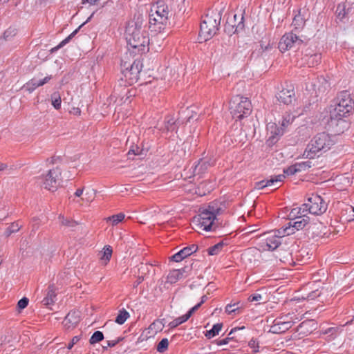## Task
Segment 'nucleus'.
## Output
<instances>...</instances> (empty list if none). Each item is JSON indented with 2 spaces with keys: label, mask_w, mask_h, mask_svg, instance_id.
I'll list each match as a JSON object with an SVG mask.
<instances>
[{
  "label": "nucleus",
  "mask_w": 354,
  "mask_h": 354,
  "mask_svg": "<svg viewBox=\"0 0 354 354\" xmlns=\"http://www.w3.org/2000/svg\"><path fill=\"white\" fill-rule=\"evenodd\" d=\"M303 206L307 207L309 214L315 215L322 214L327 209L326 203L318 195H312V196L308 198L307 201L303 204Z\"/></svg>",
  "instance_id": "nucleus-8"
},
{
  "label": "nucleus",
  "mask_w": 354,
  "mask_h": 354,
  "mask_svg": "<svg viewBox=\"0 0 354 354\" xmlns=\"http://www.w3.org/2000/svg\"><path fill=\"white\" fill-rule=\"evenodd\" d=\"M29 299L27 297H23L17 303V308L21 310L24 309L28 305Z\"/></svg>",
  "instance_id": "nucleus-48"
},
{
  "label": "nucleus",
  "mask_w": 354,
  "mask_h": 354,
  "mask_svg": "<svg viewBox=\"0 0 354 354\" xmlns=\"http://www.w3.org/2000/svg\"><path fill=\"white\" fill-rule=\"evenodd\" d=\"M354 109V101L350 93L344 91L341 92L334 105L330 106V119L328 121L329 128L337 134H340L348 127L344 117L351 113Z\"/></svg>",
  "instance_id": "nucleus-1"
},
{
  "label": "nucleus",
  "mask_w": 354,
  "mask_h": 354,
  "mask_svg": "<svg viewBox=\"0 0 354 354\" xmlns=\"http://www.w3.org/2000/svg\"><path fill=\"white\" fill-rule=\"evenodd\" d=\"M232 338H230V337H226L223 339H221L217 342V345H218V346L225 345V344H228V342H230V340Z\"/></svg>",
  "instance_id": "nucleus-56"
},
{
  "label": "nucleus",
  "mask_w": 354,
  "mask_h": 354,
  "mask_svg": "<svg viewBox=\"0 0 354 354\" xmlns=\"http://www.w3.org/2000/svg\"><path fill=\"white\" fill-rule=\"evenodd\" d=\"M239 303H234L233 304H227L225 307V312L228 314L236 313L239 310Z\"/></svg>",
  "instance_id": "nucleus-47"
},
{
  "label": "nucleus",
  "mask_w": 354,
  "mask_h": 354,
  "mask_svg": "<svg viewBox=\"0 0 354 354\" xmlns=\"http://www.w3.org/2000/svg\"><path fill=\"white\" fill-rule=\"evenodd\" d=\"M243 12L240 10L239 14H234L232 18H228L225 25V31L232 35L244 29Z\"/></svg>",
  "instance_id": "nucleus-9"
},
{
  "label": "nucleus",
  "mask_w": 354,
  "mask_h": 354,
  "mask_svg": "<svg viewBox=\"0 0 354 354\" xmlns=\"http://www.w3.org/2000/svg\"><path fill=\"white\" fill-rule=\"evenodd\" d=\"M207 299V297L206 295H203L202 297H201V302H199L198 304H197L196 305H199V307L202 305V304H203L206 299Z\"/></svg>",
  "instance_id": "nucleus-61"
},
{
  "label": "nucleus",
  "mask_w": 354,
  "mask_h": 354,
  "mask_svg": "<svg viewBox=\"0 0 354 354\" xmlns=\"http://www.w3.org/2000/svg\"><path fill=\"white\" fill-rule=\"evenodd\" d=\"M176 122L171 116H167L165 119L164 126L160 128L162 132L174 131L176 129Z\"/></svg>",
  "instance_id": "nucleus-27"
},
{
  "label": "nucleus",
  "mask_w": 354,
  "mask_h": 354,
  "mask_svg": "<svg viewBox=\"0 0 354 354\" xmlns=\"http://www.w3.org/2000/svg\"><path fill=\"white\" fill-rule=\"evenodd\" d=\"M303 43L299 36L293 32H289L283 35L278 44V48L281 53H285L291 49L298 48Z\"/></svg>",
  "instance_id": "nucleus-7"
},
{
  "label": "nucleus",
  "mask_w": 354,
  "mask_h": 354,
  "mask_svg": "<svg viewBox=\"0 0 354 354\" xmlns=\"http://www.w3.org/2000/svg\"><path fill=\"white\" fill-rule=\"evenodd\" d=\"M248 346L253 350L254 353L259 352V342L256 339H252L248 342Z\"/></svg>",
  "instance_id": "nucleus-49"
},
{
  "label": "nucleus",
  "mask_w": 354,
  "mask_h": 354,
  "mask_svg": "<svg viewBox=\"0 0 354 354\" xmlns=\"http://www.w3.org/2000/svg\"><path fill=\"white\" fill-rule=\"evenodd\" d=\"M104 335L102 332L97 330L90 337V344H94L100 342L104 339Z\"/></svg>",
  "instance_id": "nucleus-39"
},
{
  "label": "nucleus",
  "mask_w": 354,
  "mask_h": 354,
  "mask_svg": "<svg viewBox=\"0 0 354 354\" xmlns=\"http://www.w3.org/2000/svg\"><path fill=\"white\" fill-rule=\"evenodd\" d=\"M307 209V207L303 206V204L299 207H293L288 213V218L289 220H295L300 219L301 218H309V216H308L309 212Z\"/></svg>",
  "instance_id": "nucleus-20"
},
{
  "label": "nucleus",
  "mask_w": 354,
  "mask_h": 354,
  "mask_svg": "<svg viewBox=\"0 0 354 354\" xmlns=\"http://www.w3.org/2000/svg\"><path fill=\"white\" fill-rule=\"evenodd\" d=\"M230 110L234 119L241 120L250 115L252 104L247 97L236 95L230 102Z\"/></svg>",
  "instance_id": "nucleus-6"
},
{
  "label": "nucleus",
  "mask_w": 354,
  "mask_h": 354,
  "mask_svg": "<svg viewBox=\"0 0 354 354\" xmlns=\"http://www.w3.org/2000/svg\"><path fill=\"white\" fill-rule=\"evenodd\" d=\"M198 250V246L195 244L185 247L172 255L170 259L175 262H180L185 258L190 256L193 253L196 252Z\"/></svg>",
  "instance_id": "nucleus-16"
},
{
  "label": "nucleus",
  "mask_w": 354,
  "mask_h": 354,
  "mask_svg": "<svg viewBox=\"0 0 354 354\" xmlns=\"http://www.w3.org/2000/svg\"><path fill=\"white\" fill-rule=\"evenodd\" d=\"M150 15H158V16L162 17L167 16L168 18H171L172 15L167 5H166L162 0H158L156 3L151 7Z\"/></svg>",
  "instance_id": "nucleus-17"
},
{
  "label": "nucleus",
  "mask_w": 354,
  "mask_h": 354,
  "mask_svg": "<svg viewBox=\"0 0 354 354\" xmlns=\"http://www.w3.org/2000/svg\"><path fill=\"white\" fill-rule=\"evenodd\" d=\"M295 91L292 88H282L276 95L279 102L290 104L295 100Z\"/></svg>",
  "instance_id": "nucleus-15"
},
{
  "label": "nucleus",
  "mask_w": 354,
  "mask_h": 354,
  "mask_svg": "<svg viewBox=\"0 0 354 354\" xmlns=\"http://www.w3.org/2000/svg\"><path fill=\"white\" fill-rule=\"evenodd\" d=\"M223 247V243L219 242L217 244L210 247L208 248L207 252L209 255H216L218 254L222 250Z\"/></svg>",
  "instance_id": "nucleus-40"
},
{
  "label": "nucleus",
  "mask_w": 354,
  "mask_h": 354,
  "mask_svg": "<svg viewBox=\"0 0 354 354\" xmlns=\"http://www.w3.org/2000/svg\"><path fill=\"white\" fill-rule=\"evenodd\" d=\"M349 9H346V6L344 3L339 4L336 9V13L339 19H343L346 14L348 12Z\"/></svg>",
  "instance_id": "nucleus-43"
},
{
  "label": "nucleus",
  "mask_w": 354,
  "mask_h": 354,
  "mask_svg": "<svg viewBox=\"0 0 354 354\" xmlns=\"http://www.w3.org/2000/svg\"><path fill=\"white\" fill-rule=\"evenodd\" d=\"M112 255V249L111 246H105L104 250L99 253L100 259L106 264L109 261Z\"/></svg>",
  "instance_id": "nucleus-31"
},
{
  "label": "nucleus",
  "mask_w": 354,
  "mask_h": 354,
  "mask_svg": "<svg viewBox=\"0 0 354 354\" xmlns=\"http://www.w3.org/2000/svg\"><path fill=\"white\" fill-rule=\"evenodd\" d=\"M15 29L9 28L6 30L3 33V37L5 39H8L9 37H12V35H14L15 34Z\"/></svg>",
  "instance_id": "nucleus-53"
},
{
  "label": "nucleus",
  "mask_w": 354,
  "mask_h": 354,
  "mask_svg": "<svg viewBox=\"0 0 354 354\" xmlns=\"http://www.w3.org/2000/svg\"><path fill=\"white\" fill-rule=\"evenodd\" d=\"M334 144L329 134L325 132L317 133L307 145L303 156L308 159L314 158L317 153L329 150Z\"/></svg>",
  "instance_id": "nucleus-4"
},
{
  "label": "nucleus",
  "mask_w": 354,
  "mask_h": 354,
  "mask_svg": "<svg viewBox=\"0 0 354 354\" xmlns=\"http://www.w3.org/2000/svg\"><path fill=\"white\" fill-rule=\"evenodd\" d=\"M142 67L141 61L136 59L131 64L127 62L122 64V71L125 77L134 81L138 79Z\"/></svg>",
  "instance_id": "nucleus-11"
},
{
  "label": "nucleus",
  "mask_w": 354,
  "mask_h": 354,
  "mask_svg": "<svg viewBox=\"0 0 354 354\" xmlns=\"http://www.w3.org/2000/svg\"><path fill=\"white\" fill-rule=\"evenodd\" d=\"M207 162H203V161H200L198 162V164L195 167V171H196L197 170L198 171V172H200V171L202 169H207Z\"/></svg>",
  "instance_id": "nucleus-54"
},
{
  "label": "nucleus",
  "mask_w": 354,
  "mask_h": 354,
  "mask_svg": "<svg viewBox=\"0 0 354 354\" xmlns=\"http://www.w3.org/2000/svg\"><path fill=\"white\" fill-rule=\"evenodd\" d=\"M122 339H123L122 337H118V339H116L115 340H109V341L106 342L107 346H104V348L113 347L117 344H118L120 341H122Z\"/></svg>",
  "instance_id": "nucleus-51"
},
{
  "label": "nucleus",
  "mask_w": 354,
  "mask_h": 354,
  "mask_svg": "<svg viewBox=\"0 0 354 354\" xmlns=\"http://www.w3.org/2000/svg\"><path fill=\"white\" fill-rule=\"evenodd\" d=\"M295 118V116L290 113H286L283 116L282 120L281 122V127L284 129L293 122Z\"/></svg>",
  "instance_id": "nucleus-37"
},
{
  "label": "nucleus",
  "mask_w": 354,
  "mask_h": 354,
  "mask_svg": "<svg viewBox=\"0 0 354 354\" xmlns=\"http://www.w3.org/2000/svg\"><path fill=\"white\" fill-rule=\"evenodd\" d=\"M245 328L244 326L243 327H241V328H234L231 330V331L230 332L229 335H232L233 333H234L235 331L238 330H241V329H243Z\"/></svg>",
  "instance_id": "nucleus-62"
},
{
  "label": "nucleus",
  "mask_w": 354,
  "mask_h": 354,
  "mask_svg": "<svg viewBox=\"0 0 354 354\" xmlns=\"http://www.w3.org/2000/svg\"><path fill=\"white\" fill-rule=\"evenodd\" d=\"M281 228L274 232L268 233L265 239V247L268 250L277 249L281 243V239L286 235L279 234Z\"/></svg>",
  "instance_id": "nucleus-14"
},
{
  "label": "nucleus",
  "mask_w": 354,
  "mask_h": 354,
  "mask_svg": "<svg viewBox=\"0 0 354 354\" xmlns=\"http://www.w3.org/2000/svg\"><path fill=\"white\" fill-rule=\"evenodd\" d=\"M126 40L129 46L138 53H143L149 50V39L147 32L142 28V20L129 22L125 31Z\"/></svg>",
  "instance_id": "nucleus-2"
},
{
  "label": "nucleus",
  "mask_w": 354,
  "mask_h": 354,
  "mask_svg": "<svg viewBox=\"0 0 354 354\" xmlns=\"http://www.w3.org/2000/svg\"><path fill=\"white\" fill-rule=\"evenodd\" d=\"M60 175L61 171L59 168L50 169L46 176L43 178L44 187L52 192L55 190L59 183Z\"/></svg>",
  "instance_id": "nucleus-12"
},
{
  "label": "nucleus",
  "mask_w": 354,
  "mask_h": 354,
  "mask_svg": "<svg viewBox=\"0 0 354 354\" xmlns=\"http://www.w3.org/2000/svg\"><path fill=\"white\" fill-rule=\"evenodd\" d=\"M186 113H187L186 115L187 116L186 122H190L191 119L193 118V115L192 114L189 115V113H193L194 111L192 109H189V108H187L185 111H181V113L180 114L183 115V114H185Z\"/></svg>",
  "instance_id": "nucleus-52"
},
{
  "label": "nucleus",
  "mask_w": 354,
  "mask_h": 354,
  "mask_svg": "<svg viewBox=\"0 0 354 354\" xmlns=\"http://www.w3.org/2000/svg\"><path fill=\"white\" fill-rule=\"evenodd\" d=\"M129 317V313L125 310L122 309L119 311L118 315L115 318V322L118 324H123L126 320Z\"/></svg>",
  "instance_id": "nucleus-34"
},
{
  "label": "nucleus",
  "mask_w": 354,
  "mask_h": 354,
  "mask_svg": "<svg viewBox=\"0 0 354 354\" xmlns=\"http://www.w3.org/2000/svg\"><path fill=\"white\" fill-rule=\"evenodd\" d=\"M124 218V214L123 213H119L117 214L109 216L106 218V221H111L113 225H115L120 222L122 221Z\"/></svg>",
  "instance_id": "nucleus-38"
},
{
  "label": "nucleus",
  "mask_w": 354,
  "mask_h": 354,
  "mask_svg": "<svg viewBox=\"0 0 354 354\" xmlns=\"http://www.w3.org/2000/svg\"><path fill=\"white\" fill-rule=\"evenodd\" d=\"M199 308V305H195L192 307L185 315H183L171 322L169 324V326L171 328H174L179 326L180 324L185 322L192 316V315Z\"/></svg>",
  "instance_id": "nucleus-22"
},
{
  "label": "nucleus",
  "mask_w": 354,
  "mask_h": 354,
  "mask_svg": "<svg viewBox=\"0 0 354 354\" xmlns=\"http://www.w3.org/2000/svg\"><path fill=\"white\" fill-rule=\"evenodd\" d=\"M312 88L318 93L325 92L330 86L329 83L325 77L321 76L312 82Z\"/></svg>",
  "instance_id": "nucleus-23"
},
{
  "label": "nucleus",
  "mask_w": 354,
  "mask_h": 354,
  "mask_svg": "<svg viewBox=\"0 0 354 354\" xmlns=\"http://www.w3.org/2000/svg\"><path fill=\"white\" fill-rule=\"evenodd\" d=\"M70 112L75 115H80L81 113V110L77 107H74L72 109L71 111H70Z\"/></svg>",
  "instance_id": "nucleus-57"
},
{
  "label": "nucleus",
  "mask_w": 354,
  "mask_h": 354,
  "mask_svg": "<svg viewBox=\"0 0 354 354\" xmlns=\"http://www.w3.org/2000/svg\"><path fill=\"white\" fill-rule=\"evenodd\" d=\"M322 56L320 54L316 53L310 56L305 55V61L309 67H313L320 63Z\"/></svg>",
  "instance_id": "nucleus-29"
},
{
  "label": "nucleus",
  "mask_w": 354,
  "mask_h": 354,
  "mask_svg": "<svg viewBox=\"0 0 354 354\" xmlns=\"http://www.w3.org/2000/svg\"><path fill=\"white\" fill-rule=\"evenodd\" d=\"M88 21V19H86V21L83 23L82 25H80L76 30H75L70 35H68L66 39H64L63 41H62L57 46L52 48L51 51L55 52L57 51L58 49L62 48L64 46H65L67 43L69 42V41L77 33V32L82 28L83 26H84L85 24H86Z\"/></svg>",
  "instance_id": "nucleus-28"
},
{
  "label": "nucleus",
  "mask_w": 354,
  "mask_h": 354,
  "mask_svg": "<svg viewBox=\"0 0 354 354\" xmlns=\"http://www.w3.org/2000/svg\"><path fill=\"white\" fill-rule=\"evenodd\" d=\"M221 19V13L217 10H213L205 16L200 26L199 38L201 41L210 39L216 33Z\"/></svg>",
  "instance_id": "nucleus-5"
},
{
  "label": "nucleus",
  "mask_w": 354,
  "mask_h": 354,
  "mask_svg": "<svg viewBox=\"0 0 354 354\" xmlns=\"http://www.w3.org/2000/svg\"><path fill=\"white\" fill-rule=\"evenodd\" d=\"M7 168V165L0 162V171H3Z\"/></svg>",
  "instance_id": "nucleus-64"
},
{
  "label": "nucleus",
  "mask_w": 354,
  "mask_h": 354,
  "mask_svg": "<svg viewBox=\"0 0 354 354\" xmlns=\"http://www.w3.org/2000/svg\"><path fill=\"white\" fill-rule=\"evenodd\" d=\"M81 339V335H77V336H75L73 339H72V345H74L75 344H77L80 339Z\"/></svg>",
  "instance_id": "nucleus-58"
},
{
  "label": "nucleus",
  "mask_w": 354,
  "mask_h": 354,
  "mask_svg": "<svg viewBox=\"0 0 354 354\" xmlns=\"http://www.w3.org/2000/svg\"><path fill=\"white\" fill-rule=\"evenodd\" d=\"M160 323L159 322H153L152 323L150 326H149V328L153 330V328H156V326L160 324Z\"/></svg>",
  "instance_id": "nucleus-63"
},
{
  "label": "nucleus",
  "mask_w": 354,
  "mask_h": 354,
  "mask_svg": "<svg viewBox=\"0 0 354 354\" xmlns=\"http://www.w3.org/2000/svg\"><path fill=\"white\" fill-rule=\"evenodd\" d=\"M310 222V218H301L300 219L290 220L284 226L281 227L279 234L283 235H291L297 231L304 229Z\"/></svg>",
  "instance_id": "nucleus-10"
},
{
  "label": "nucleus",
  "mask_w": 354,
  "mask_h": 354,
  "mask_svg": "<svg viewBox=\"0 0 354 354\" xmlns=\"http://www.w3.org/2000/svg\"><path fill=\"white\" fill-rule=\"evenodd\" d=\"M223 327V324L218 323L213 326L212 328L209 330H207L205 333V336L208 338L213 337L217 335L219 332L221 330Z\"/></svg>",
  "instance_id": "nucleus-33"
},
{
  "label": "nucleus",
  "mask_w": 354,
  "mask_h": 354,
  "mask_svg": "<svg viewBox=\"0 0 354 354\" xmlns=\"http://www.w3.org/2000/svg\"><path fill=\"white\" fill-rule=\"evenodd\" d=\"M222 208L216 203H210L207 208L201 211L200 214L193 218V224L199 230L214 231L218 227L220 223L217 216L222 212Z\"/></svg>",
  "instance_id": "nucleus-3"
},
{
  "label": "nucleus",
  "mask_w": 354,
  "mask_h": 354,
  "mask_svg": "<svg viewBox=\"0 0 354 354\" xmlns=\"http://www.w3.org/2000/svg\"><path fill=\"white\" fill-rule=\"evenodd\" d=\"M51 79V76H46L41 80H37L36 79H31L29 80L24 87L29 92L31 93L35 90L37 87L43 86L46 83L48 82Z\"/></svg>",
  "instance_id": "nucleus-24"
},
{
  "label": "nucleus",
  "mask_w": 354,
  "mask_h": 354,
  "mask_svg": "<svg viewBox=\"0 0 354 354\" xmlns=\"http://www.w3.org/2000/svg\"><path fill=\"white\" fill-rule=\"evenodd\" d=\"M262 295L258 293H254L248 297V300L252 301H259L262 300Z\"/></svg>",
  "instance_id": "nucleus-50"
},
{
  "label": "nucleus",
  "mask_w": 354,
  "mask_h": 354,
  "mask_svg": "<svg viewBox=\"0 0 354 354\" xmlns=\"http://www.w3.org/2000/svg\"><path fill=\"white\" fill-rule=\"evenodd\" d=\"M59 223L62 226H64L66 227L73 228L78 225L77 222L73 221V220H69L68 218H65L62 215H59Z\"/></svg>",
  "instance_id": "nucleus-35"
},
{
  "label": "nucleus",
  "mask_w": 354,
  "mask_h": 354,
  "mask_svg": "<svg viewBox=\"0 0 354 354\" xmlns=\"http://www.w3.org/2000/svg\"><path fill=\"white\" fill-rule=\"evenodd\" d=\"M267 128L273 138L281 136L284 133V129L281 127H278L274 123L268 124Z\"/></svg>",
  "instance_id": "nucleus-30"
},
{
  "label": "nucleus",
  "mask_w": 354,
  "mask_h": 354,
  "mask_svg": "<svg viewBox=\"0 0 354 354\" xmlns=\"http://www.w3.org/2000/svg\"><path fill=\"white\" fill-rule=\"evenodd\" d=\"M297 172H300L299 171V169L297 168V167H296V163L293 165H291L290 167H288V168L285 169L283 170V173H284V176L285 175H287V176H292V175H294Z\"/></svg>",
  "instance_id": "nucleus-45"
},
{
  "label": "nucleus",
  "mask_w": 354,
  "mask_h": 354,
  "mask_svg": "<svg viewBox=\"0 0 354 354\" xmlns=\"http://www.w3.org/2000/svg\"><path fill=\"white\" fill-rule=\"evenodd\" d=\"M83 194V189H77L75 192V196L77 197H80Z\"/></svg>",
  "instance_id": "nucleus-59"
},
{
  "label": "nucleus",
  "mask_w": 354,
  "mask_h": 354,
  "mask_svg": "<svg viewBox=\"0 0 354 354\" xmlns=\"http://www.w3.org/2000/svg\"><path fill=\"white\" fill-rule=\"evenodd\" d=\"M292 24L295 29H300L304 26L305 19L301 15L300 12H299V13L295 16Z\"/></svg>",
  "instance_id": "nucleus-32"
},
{
  "label": "nucleus",
  "mask_w": 354,
  "mask_h": 354,
  "mask_svg": "<svg viewBox=\"0 0 354 354\" xmlns=\"http://www.w3.org/2000/svg\"><path fill=\"white\" fill-rule=\"evenodd\" d=\"M277 319L282 322H290L292 324V326L298 322V319L290 314L282 315Z\"/></svg>",
  "instance_id": "nucleus-42"
},
{
  "label": "nucleus",
  "mask_w": 354,
  "mask_h": 354,
  "mask_svg": "<svg viewBox=\"0 0 354 354\" xmlns=\"http://www.w3.org/2000/svg\"><path fill=\"white\" fill-rule=\"evenodd\" d=\"M169 345V341L167 338H163L158 344L157 346V351L160 353L165 352Z\"/></svg>",
  "instance_id": "nucleus-44"
},
{
  "label": "nucleus",
  "mask_w": 354,
  "mask_h": 354,
  "mask_svg": "<svg viewBox=\"0 0 354 354\" xmlns=\"http://www.w3.org/2000/svg\"><path fill=\"white\" fill-rule=\"evenodd\" d=\"M56 295L57 294L55 287L54 285H50L46 290L45 297L41 301L42 304L44 306H49L53 304L55 301Z\"/></svg>",
  "instance_id": "nucleus-25"
},
{
  "label": "nucleus",
  "mask_w": 354,
  "mask_h": 354,
  "mask_svg": "<svg viewBox=\"0 0 354 354\" xmlns=\"http://www.w3.org/2000/svg\"><path fill=\"white\" fill-rule=\"evenodd\" d=\"M292 327L290 322H282L277 318L274 320L272 325L269 330L270 333L280 334L285 333Z\"/></svg>",
  "instance_id": "nucleus-18"
},
{
  "label": "nucleus",
  "mask_w": 354,
  "mask_h": 354,
  "mask_svg": "<svg viewBox=\"0 0 354 354\" xmlns=\"http://www.w3.org/2000/svg\"><path fill=\"white\" fill-rule=\"evenodd\" d=\"M52 105L57 110L61 107V96L58 92H55L51 95Z\"/></svg>",
  "instance_id": "nucleus-36"
},
{
  "label": "nucleus",
  "mask_w": 354,
  "mask_h": 354,
  "mask_svg": "<svg viewBox=\"0 0 354 354\" xmlns=\"http://www.w3.org/2000/svg\"><path fill=\"white\" fill-rule=\"evenodd\" d=\"M285 178V176L279 174L275 176H272L270 179L263 180L256 183L255 189H261L266 187L276 186L278 183H280Z\"/></svg>",
  "instance_id": "nucleus-19"
},
{
  "label": "nucleus",
  "mask_w": 354,
  "mask_h": 354,
  "mask_svg": "<svg viewBox=\"0 0 354 354\" xmlns=\"http://www.w3.org/2000/svg\"><path fill=\"white\" fill-rule=\"evenodd\" d=\"M169 19L167 16L162 17L149 14V28L151 31L160 32L169 24Z\"/></svg>",
  "instance_id": "nucleus-13"
},
{
  "label": "nucleus",
  "mask_w": 354,
  "mask_h": 354,
  "mask_svg": "<svg viewBox=\"0 0 354 354\" xmlns=\"http://www.w3.org/2000/svg\"><path fill=\"white\" fill-rule=\"evenodd\" d=\"M296 167L299 169V171L306 170V169L310 168L312 167V162L310 160L304 161L301 162L296 163Z\"/></svg>",
  "instance_id": "nucleus-46"
},
{
  "label": "nucleus",
  "mask_w": 354,
  "mask_h": 354,
  "mask_svg": "<svg viewBox=\"0 0 354 354\" xmlns=\"http://www.w3.org/2000/svg\"><path fill=\"white\" fill-rule=\"evenodd\" d=\"M186 268L171 271L167 276V281L170 283H175L178 280L185 277Z\"/></svg>",
  "instance_id": "nucleus-26"
},
{
  "label": "nucleus",
  "mask_w": 354,
  "mask_h": 354,
  "mask_svg": "<svg viewBox=\"0 0 354 354\" xmlns=\"http://www.w3.org/2000/svg\"><path fill=\"white\" fill-rule=\"evenodd\" d=\"M261 48L263 51H266V50H268L271 48V46H270L269 44H268L267 45H265V46L263 44H261Z\"/></svg>",
  "instance_id": "nucleus-60"
},
{
  "label": "nucleus",
  "mask_w": 354,
  "mask_h": 354,
  "mask_svg": "<svg viewBox=\"0 0 354 354\" xmlns=\"http://www.w3.org/2000/svg\"><path fill=\"white\" fill-rule=\"evenodd\" d=\"M79 322V313L76 312H70L65 317L62 324L65 329L70 330L75 328Z\"/></svg>",
  "instance_id": "nucleus-21"
},
{
  "label": "nucleus",
  "mask_w": 354,
  "mask_h": 354,
  "mask_svg": "<svg viewBox=\"0 0 354 354\" xmlns=\"http://www.w3.org/2000/svg\"><path fill=\"white\" fill-rule=\"evenodd\" d=\"M310 321L309 320H307V321H304L303 322H301L296 328V331L297 332H300L301 329L302 328H304V327H306L308 326L310 324Z\"/></svg>",
  "instance_id": "nucleus-55"
},
{
  "label": "nucleus",
  "mask_w": 354,
  "mask_h": 354,
  "mask_svg": "<svg viewBox=\"0 0 354 354\" xmlns=\"http://www.w3.org/2000/svg\"><path fill=\"white\" fill-rule=\"evenodd\" d=\"M21 225L17 222L12 223L6 230L5 234L9 236L12 233H15L19 230Z\"/></svg>",
  "instance_id": "nucleus-41"
}]
</instances>
